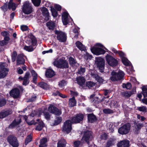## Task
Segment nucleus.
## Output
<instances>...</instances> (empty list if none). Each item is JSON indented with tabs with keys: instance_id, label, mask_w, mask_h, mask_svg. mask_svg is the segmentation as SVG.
<instances>
[{
	"instance_id": "nucleus-47",
	"label": "nucleus",
	"mask_w": 147,
	"mask_h": 147,
	"mask_svg": "<svg viewBox=\"0 0 147 147\" xmlns=\"http://www.w3.org/2000/svg\"><path fill=\"white\" fill-rule=\"evenodd\" d=\"M24 117L25 119V121L26 122L28 125H31L33 124L35 125L36 124V122H35L34 120H32L30 121H28L27 120V117L26 116H25Z\"/></svg>"
},
{
	"instance_id": "nucleus-57",
	"label": "nucleus",
	"mask_w": 147,
	"mask_h": 147,
	"mask_svg": "<svg viewBox=\"0 0 147 147\" xmlns=\"http://www.w3.org/2000/svg\"><path fill=\"white\" fill-rule=\"evenodd\" d=\"M1 8L4 12L7 11L8 9L7 4L6 3L3 6L1 7Z\"/></svg>"
},
{
	"instance_id": "nucleus-31",
	"label": "nucleus",
	"mask_w": 147,
	"mask_h": 147,
	"mask_svg": "<svg viewBox=\"0 0 147 147\" xmlns=\"http://www.w3.org/2000/svg\"><path fill=\"white\" fill-rule=\"evenodd\" d=\"M47 139L44 138L40 140L39 147H46L47 146Z\"/></svg>"
},
{
	"instance_id": "nucleus-30",
	"label": "nucleus",
	"mask_w": 147,
	"mask_h": 147,
	"mask_svg": "<svg viewBox=\"0 0 147 147\" xmlns=\"http://www.w3.org/2000/svg\"><path fill=\"white\" fill-rule=\"evenodd\" d=\"M77 83L80 86H82L84 84L85 80L84 77H79L76 79Z\"/></svg>"
},
{
	"instance_id": "nucleus-51",
	"label": "nucleus",
	"mask_w": 147,
	"mask_h": 147,
	"mask_svg": "<svg viewBox=\"0 0 147 147\" xmlns=\"http://www.w3.org/2000/svg\"><path fill=\"white\" fill-rule=\"evenodd\" d=\"M32 139V137L30 135H29L27 136L26 138L25 142V145H26L28 143L30 142L31 141Z\"/></svg>"
},
{
	"instance_id": "nucleus-5",
	"label": "nucleus",
	"mask_w": 147,
	"mask_h": 147,
	"mask_svg": "<svg viewBox=\"0 0 147 147\" xmlns=\"http://www.w3.org/2000/svg\"><path fill=\"white\" fill-rule=\"evenodd\" d=\"M7 141L13 147H18L19 146L17 138L13 135L9 136L7 138Z\"/></svg>"
},
{
	"instance_id": "nucleus-42",
	"label": "nucleus",
	"mask_w": 147,
	"mask_h": 147,
	"mask_svg": "<svg viewBox=\"0 0 147 147\" xmlns=\"http://www.w3.org/2000/svg\"><path fill=\"white\" fill-rule=\"evenodd\" d=\"M39 86L40 87L44 89H47L49 88V86L47 84L44 82H40L39 84Z\"/></svg>"
},
{
	"instance_id": "nucleus-11",
	"label": "nucleus",
	"mask_w": 147,
	"mask_h": 147,
	"mask_svg": "<svg viewBox=\"0 0 147 147\" xmlns=\"http://www.w3.org/2000/svg\"><path fill=\"white\" fill-rule=\"evenodd\" d=\"M49 110L51 113L57 115H59L61 114V110L58 109L55 106L50 105L49 107Z\"/></svg>"
},
{
	"instance_id": "nucleus-48",
	"label": "nucleus",
	"mask_w": 147,
	"mask_h": 147,
	"mask_svg": "<svg viewBox=\"0 0 147 147\" xmlns=\"http://www.w3.org/2000/svg\"><path fill=\"white\" fill-rule=\"evenodd\" d=\"M62 121V118L61 117H57L55 120L54 125H57L59 124Z\"/></svg>"
},
{
	"instance_id": "nucleus-43",
	"label": "nucleus",
	"mask_w": 147,
	"mask_h": 147,
	"mask_svg": "<svg viewBox=\"0 0 147 147\" xmlns=\"http://www.w3.org/2000/svg\"><path fill=\"white\" fill-rule=\"evenodd\" d=\"M69 61L70 64L72 66H74L77 65L78 64L73 58L71 57H69Z\"/></svg>"
},
{
	"instance_id": "nucleus-17",
	"label": "nucleus",
	"mask_w": 147,
	"mask_h": 147,
	"mask_svg": "<svg viewBox=\"0 0 147 147\" xmlns=\"http://www.w3.org/2000/svg\"><path fill=\"white\" fill-rule=\"evenodd\" d=\"M25 57L22 54L18 55L17 58V65L24 64L25 63V60L24 58Z\"/></svg>"
},
{
	"instance_id": "nucleus-59",
	"label": "nucleus",
	"mask_w": 147,
	"mask_h": 147,
	"mask_svg": "<svg viewBox=\"0 0 147 147\" xmlns=\"http://www.w3.org/2000/svg\"><path fill=\"white\" fill-rule=\"evenodd\" d=\"M1 35L5 37H9V34L6 31H4L1 33Z\"/></svg>"
},
{
	"instance_id": "nucleus-33",
	"label": "nucleus",
	"mask_w": 147,
	"mask_h": 147,
	"mask_svg": "<svg viewBox=\"0 0 147 147\" xmlns=\"http://www.w3.org/2000/svg\"><path fill=\"white\" fill-rule=\"evenodd\" d=\"M76 102L74 97H73L72 98L69 99V107H72L76 105Z\"/></svg>"
},
{
	"instance_id": "nucleus-24",
	"label": "nucleus",
	"mask_w": 147,
	"mask_h": 147,
	"mask_svg": "<svg viewBox=\"0 0 147 147\" xmlns=\"http://www.w3.org/2000/svg\"><path fill=\"white\" fill-rule=\"evenodd\" d=\"M134 127L135 129L134 130L136 134H138V131L141 129V128L142 127L143 125L141 123H139L138 122H134Z\"/></svg>"
},
{
	"instance_id": "nucleus-45",
	"label": "nucleus",
	"mask_w": 147,
	"mask_h": 147,
	"mask_svg": "<svg viewBox=\"0 0 147 147\" xmlns=\"http://www.w3.org/2000/svg\"><path fill=\"white\" fill-rule=\"evenodd\" d=\"M41 111L40 115L43 113L45 119L47 120H49L50 119V116L48 112H47L45 111Z\"/></svg>"
},
{
	"instance_id": "nucleus-2",
	"label": "nucleus",
	"mask_w": 147,
	"mask_h": 147,
	"mask_svg": "<svg viewBox=\"0 0 147 147\" xmlns=\"http://www.w3.org/2000/svg\"><path fill=\"white\" fill-rule=\"evenodd\" d=\"M53 63L58 68H67L69 67L67 62L63 58H57L55 59Z\"/></svg>"
},
{
	"instance_id": "nucleus-13",
	"label": "nucleus",
	"mask_w": 147,
	"mask_h": 147,
	"mask_svg": "<svg viewBox=\"0 0 147 147\" xmlns=\"http://www.w3.org/2000/svg\"><path fill=\"white\" fill-rule=\"evenodd\" d=\"M90 50L93 54L98 55L103 54L105 52L104 50L99 47H92Z\"/></svg>"
},
{
	"instance_id": "nucleus-44",
	"label": "nucleus",
	"mask_w": 147,
	"mask_h": 147,
	"mask_svg": "<svg viewBox=\"0 0 147 147\" xmlns=\"http://www.w3.org/2000/svg\"><path fill=\"white\" fill-rule=\"evenodd\" d=\"M137 109L139 111L143 112H147V108L145 106H142L138 107L137 108Z\"/></svg>"
},
{
	"instance_id": "nucleus-50",
	"label": "nucleus",
	"mask_w": 147,
	"mask_h": 147,
	"mask_svg": "<svg viewBox=\"0 0 147 147\" xmlns=\"http://www.w3.org/2000/svg\"><path fill=\"white\" fill-rule=\"evenodd\" d=\"M131 87V84L129 83H127L126 84H122V87L123 88H125L127 89H129Z\"/></svg>"
},
{
	"instance_id": "nucleus-21",
	"label": "nucleus",
	"mask_w": 147,
	"mask_h": 147,
	"mask_svg": "<svg viewBox=\"0 0 147 147\" xmlns=\"http://www.w3.org/2000/svg\"><path fill=\"white\" fill-rule=\"evenodd\" d=\"M21 119L18 117L17 119H15L13 121L12 123L9 126V128H13L17 126L20 122Z\"/></svg>"
},
{
	"instance_id": "nucleus-23",
	"label": "nucleus",
	"mask_w": 147,
	"mask_h": 147,
	"mask_svg": "<svg viewBox=\"0 0 147 147\" xmlns=\"http://www.w3.org/2000/svg\"><path fill=\"white\" fill-rule=\"evenodd\" d=\"M43 15L45 17V20L48 21L49 20V13L48 9L45 7H43L42 9Z\"/></svg>"
},
{
	"instance_id": "nucleus-39",
	"label": "nucleus",
	"mask_w": 147,
	"mask_h": 147,
	"mask_svg": "<svg viewBox=\"0 0 147 147\" xmlns=\"http://www.w3.org/2000/svg\"><path fill=\"white\" fill-rule=\"evenodd\" d=\"M9 40V37H4V40L0 42V45L1 46L6 45L8 42V41Z\"/></svg>"
},
{
	"instance_id": "nucleus-64",
	"label": "nucleus",
	"mask_w": 147,
	"mask_h": 147,
	"mask_svg": "<svg viewBox=\"0 0 147 147\" xmlns=\"http://www.w3.org/2000/svg\"><path fill=\"white\" fill-rule=\"evenodd\" d=\"M55 7L58 11H60L61 9V7L59 5L55 4Z\"/></svg>"
},
{
	"instance_id": "nucleus-60",
	"label": "nucleus",
	"mask_w": 147,
	"mask_h": 147,
	"mask_svg": "<svg viewBox=\"0 0 147 147\" xmlns=\"http://www.w3.org/2000/svg\"><path fill=\"white\" fill-rule=\"evenodd\" d=\"M85 70L84 68L81 67L80 69H79L78 71V74H82L84 73L85 72Z\"/></svg>"
},
{
	"instance_id": "nucleus-10",
	"label": "nucleus",
	"mask_w": 147,
	"mask_h": 147,
	"mask_svg": "<svg viewBox=\"0 0 147 147\" xmlns=\"http://www.w3.org/2000/svg\"><path fill=\"white\" fill-rule=\"evenodd\" d=\"M92 134L91 131H85L82 138V140L85 141L88 144L89 141L91 140L92 138Z\"/></svg>"
},
{
	"instance_id": "nucleus-7",
	"label": "nucleus",
	"mask_w": 147,
	"mask_h": 147,
	"mask_svg": "<svg viewBox=\"0 0 147 147\" xmlns=\"http://www.w3.org/2000/svg\"><path fill=\"white\" fill-rule=\"evenodd\" d=\"M22 10L25 14H29L32 11L31 5L28 1L25 2L23 5Z\"/></svg>"
},
{
	"instance_id": "nucleus-40",
	"label": "nucleus",
	"mask_w": 147,
	"mask_h": 147,
	"mask_svg": "<svg viewBox=\"0 0 147 147\" xmlns=\"http://www.w3.org/2000/svg\"><path fill=\"white\" fill-rule=\"evenodd\" d=\"M108 129L111 132H113L114 131V125L112 123H108L107 124Z\"/></svg>"
},
{
	"instance_id": "nucleus-41",
	"label": "nucleus",
	"mask_w": 147,
	"mask_h": 147,
	"mask_svg": "<svg viewBox=\"0 0 147 147\" xmlns=\"http://www.w3.org/2000/svg\"><path fill=\"white\" fill-rule=\"evenodd\" d=\"M31 72L33 77V82L36 83L37 77V74L34 70H31Z\"/></svg>"
},
{
	"instance_id": "nucleus-54",
	"label": "nucleus",
	"mask_w": 147,
	"mask_h": 147,
	"mask_svg": "<svg viewBox=\"0 0 147 147\" xmlns=\"http://www.w3.org/2000/svg\"><path fill=\"white\" fill-rule=\"evenodd\" d=\"M103 112L106 114H110L113 113V111L109 109H105L103 110Z\"/></svg>"
},
{
	"instance_id": "nucleus-15",
	"label": "nucleus",
	"mask_w": 147,
	"mask_h": 147,
	"mask_svg": "<svg viewBox=\"0 0 147 147\" xmlns=\"http://www.w3.org/2000/svg\"><path fill=\"white\" fill-rule=\"evenodd\" d=\"M20 94V90L19 89L17 88H15L13 89L10 92V95L14 98H18Z\"/></svg>"
},
{
	"instance_id": "nucleus-9",
	"label": "nucleus",
	"mask_w": 147,
	"mask_h": 147,
	"mask_svg": "<svg viewBox=\"0 0 147 147\" xmlns=\"http://www.w3.org/2000/svg\"><path fill=\"white\" fill-rule=\"evenodd\" d=\"M106 59L108 64L111 66H115L117 64V61L110 55H107L106 56Z\"/></svg>"
},
{
	"instance_id": "nucleus-28",
	"label": "nucleus",
	"mask_w": 147,
	"mask_h": 147,
	"mask_svg": "<svg viewBox=\"0 0 147 147\" xmlns=\"http://www.w3.org/2000/svg\"><path fill=\"white\" fill-rule=\"evenodd\" d=\"M76 47L80 50L84 51L86 50L85 46L80 41H77L76 43Z\"/></svg>"
},
{
	"instance_id": "nucleus-58",
	"label": "nucleus",
	"mask_w": 147,
	"mask_h": 147,
	"mask_svg": "<svg viewBox=\"0 0 147 147\" xmlns=\"http://www.w3.org/2000/svg\"><path fill=\"white\" fill-rule=\"evenodd\" d=\"M66 84V83L65 81L62 80L59 82V87H62Z\"/></svg>"
},
{
	"instance_id": "nucleus-27",
	"label": "nucleus",
	"mask_w": 147,
	"mask_h": 147,
	"mask_svg": "<svg viewBox=\"0 0 147 147\" xmlns=\"http://www.w3.org/2000/svg\"><path fill=\"white\" fill-rule=\"evenodd\" d=\"M135 91V90L132 91L123 92H122L121 94L123 96L128 98L132 94L134 93Z\"/></svg>"
},
{
	"instance_id": "nucleus-46",
	"label": "nucleus",
	"mask_w": 147,
	"mask_h": 147,
	"mask_svg": "<svg viewBox=\"0 0 147 147\" xmlns=\"http://www.w3.org/2000/svg\"><path fill=\"white\" fill-rule=\"evenodd\" d=\"M122 61L123 64L125 65H130V61L126 58L123 57L122 59Z\"/></svg>"
},
{
	"instance_id": "nucleus-35",
	"label": "nucleus",
	"mask_w": 147,
	"mask_h": 147,
	"mask_svg": "<svg viewBox=\"0 0 147 147\" xmlns=\"http://www.w3.org/2000/svg\"><path fill=\"white\" fill-rule=\"evenodd\" d=\"M44 126L45 125L43 122L42 121H41L38 123V125L37 126L36 130L38 131H40L42 130Z\"/></svg>"
},
{
	"instance_id": "nucleus-4",
	"label": "nucleus",
	"mask_w": 147,
	"mask_h": 147,
	"mask_svg": "<svg viewBox=\"0 0 147 147\" xmlns=\"http://www.w3.org/2000/svg\"><path fill=\"white\" fill-rule=\"evenodd\" d=\"M73 123L72 121L68 120L66 121L64 123L63 126V131L67 133H69L72 129L71 124Z\"/></svg>"
},
{
	"instance_id": "nucleus-37",
	"label": "nucleus",
	"mask_w": 147,
	"mask_h": 147,
	"mask_svg": "<svg viewBox=\"0 0 147 147\" xmlns=\"http://www.w3.org/2000/svg\"><path fill=\"white\" fill-rule=\"evenodd\" d=\"M88 117V121L90 123H92L96 120L95 116L92 114H89Z\"/></svg>"
},
{
	"instance_id": "nucleus-20",
	"label": "nucleus",
	"mask_w": 147,
	"mask_h": 147,
	"mask_svg": "<svg viewBox=\"0 0 147 147\" xmlns=\"http://www.w3.org/2000/svg\"><path fill=\"white\" fill-rule=\"evenodd\" d=\"M68 13L66 12H64L62 14V21L63 24L65 25H67L69 21V20H68Z\"/></svg>"
},
{
	"instance_id": "nucleus-12",
	"label": "nucleus",
	"mask_w": 147,
	"mask_h": 147,
	"mask_svg": "<svg viewBox=\"0 0 147 147\" xmlns=\"http://www.w3.org/2000/svg\"><path fill=\"white\" fill-rule=\"evenodd\" d=\"M55 33L57 34V39L61 42H64L66 40V35L63 32L56 31Z\"/></svg>"
},
{
	"instance_id": "nucleus-25",
	"label": "nucleus",
	"mask_w": 147,
	"mask_h": 147,
	"mask_svg": "<svg viewBox=\"0 0 147 147\" xmlns=\"http://www.w3.org/2000/svg\"><path fill=\"white\" fill-rule=\"evenodd\" d=\"M116 143V139L115 138H111L106 142L105 146L110 147Z\"/></svg>"
},
{
	"instance_id": "nucleus-63",
	"label": "nucleus",
	"mask_w": 147,
	"mask_h": 147,
	"mask_svg": "<svg viewBox=\"0 0 147 147\" xmlns=\"http://www.w3.org/2000/svg\"><path fill=\"white\" fill-rule=\"evenodd\" d=\"M107 138V136L105 133H104L101 135V138L102 139L106 140Z\"/></svg>"
},
{
	"instance_id": "nucleus-29",
	"label": "nucleus",
	"mask_w": 147,
	"mask_h": 147,
	"mask_svg": "<svg viewBox=\"0 0 147 147\" xmlns=\"http://www.w3.org/2000/svg\"><path fill=\"white\" fill-rule=\"evenodd\" d=\"M11 113L10 111H4L0 113V118H3L6 116Z\"/></svg>"
},
{
	"instance_id": "nucleus-19",
	"label": "nucleus",
	"mask_w": 147,
	"mask_h": 147,
	"mask_svg": "<svg viewBox=\"0 0 147 147\" xmlns=\"http://www.w3.org/2000/svg\"><path fill=\"white\" fill-rule=\"evenodd\" d=\"M46 6L49 7L51 8L52 15L53 17H55L57 16V12L55 9L52 6V4L49 2H47L46 4Z\"/></svg>"
},
{
	"instance_id": "nucleus-3",
	"label": "nucleus",
	"mask_w": 147,
	"mask_h": 147,
	"mask_svg": "<svg viewBox=\"0 0 147 147\" xmlns=\"http://www.w3.org/2000/svg\"><path fill=\"white\" fill-rule=\"evenodd\" d=\"M112 76L110 78L112 81H116L122 79L124 76V74L123 71H119L118 73L115 71H112L111 73Z\"/></svg>"
},
{
	"instance_id": "nucleus-1",
	"label": "nucleus",
	"mask_w": 147,
	"mask_h": 147,
	"mask_svg": "<svg viewBox=\"0 0 147 147\" xmlns=\"http://www.w3.org/2000/svg\"><path fill=\"white\" fill-rule=\"evenodd\" d=\"M26 41V43L29 45V46H26L24 47V49L29 52H31L33 51L35 48L37 41L33 35L30 36Z\"/></svg>"
},
{
	"instance_id": "nucleus-49",
	"label": "nucleus",
	"mask_w": 147,
	"mask_h": 147,
	"mask_svg": "<svg viewBox=\"0 0 147 147\" xmlns=\"http://www.w3.org/2000/svg\"><path fill=\"white\" fill-rule=\"evenodd\" d=\"M32 1L36 6H39L41 3V0H32Z\"/></svg>"
},
{
	"instance_id": "nucleus-32",
	"label": "nucleus",
	"mask_w": 147,
	"mask_h": 147,
	"mask_svg": "<svg viewBox=\"0 0 147 147\" xmlns=\"http://www.w3.org/2000/svg\"><path fill=\"white\" fill-rule=\"evenodd\" d=\"M66 143V142L65 139H61L57 143V147H65Z\"/></svg>"
},
{
	"instance_id": "nucleus-34",
	"label": "nucleus",
	"mask_w": 147,
	"mask_h": 147,
	"mask_svg": "<svg viewBox=\"0 0 147 147\" xmlns=\"http://www.w3.org/2000/svg\"><path fill=\"white\" fill-rule=\"evenodd\" d=\"M91 75L93 76V77L95 78L96 80L100 83H102L104 81V80L102 78L99 77L97 74H91Z\"/></svg>"
},
{
	"instance_id": "nucleus-55",
	"label": "nucleus",
	"mask_w": 147,
	"mask_h": 147,
	"mask_svg": "<svg viewBox=\"0 0 147 147\" xmlns=\"http://www.w3.org/2000/svg\"><path fill=\"white\" fill-rule=\"evenodd\" d=\"M95 85L94 83L91 82H86V86L89 88L92 87Z\"/></svg>"
},
{
	"instance_id": "nucleus-52",
	"label": "nucleus",
	"mask_w": 147,
	"mask_h": 147,
	"mask_svg": "<svg viewBox=\"0 0 147 147\" xmlns=\"http://www.w3.org/2000/svg\"><path fill=\"white\" fill-rule=\"evenodd\" d=\"M17 55L16 52L14 51L11 55V60L12 62H14L15 61Z\"/></svg>"
},
{
	"instance_id": "nucleus-62",
	"label": "nucleus",
	"mask_w": 147,
	"mask_h": 147,
	"mask_svg": "<svg viewBox=\"0 0 147 147\" xmlns=\"http://www.w3.org/2000/svg\"><path fill=\"white\" fill-rule=\"evenodd\" d=\"M80 144V142L79 141H76L74 142V146L75 147H78Z\"/></svg>"
},
{
	"instance_id": "nucleus-26",
	"label": "nucleus",
	"mask_w": 147,
	"mask_h": 147,
	"mask_svg": "<svg viewBox=\"0 0 147 147\" xmlns=\"http://www.w3.org/2000/svg\"><path fill=\"white\" fill-rule=\"evenodd\" d=\"M55 75V72L51 69H48L45 74L47 78H51Z\"/></svg>"
},
{
	"instance_id": "nucleus-61",
	"label": "nucleus",
	"mask_w": 147,
	"mask_h": 147,
	"mask_svg": "<svg viewBox=\"0 0 147 147\" xmlns=\"http://www.w3.org/2000/svg\"><path fill=\"white\" fill-rule=\"evenodd\" d=\"M137 118L140 120L141 121H143L145 120L146 118L143 116H141L140 115H137Z\"/></svg>"
},
{
	"instance_id": "nucleus-16",
	"label": "nucleus",
	"mask_w": 147,
	"mask_h": 147,
	"mask_svg": "<svg viewBox=\"0 0 147 147\" xmlns=\"http://www.w3.org/2000/svg\"><path fill=\"white\" fill-rule=\"evenodd\" d=\"M97 64L98 67L101 70H103L105 66V61L102 58L100 57L96 58Z\"/></svg>"
},
{
	"instance_id": "nucleus-18",
	"label": "nucleus",
	"mask_w": 147,
	"mask_h": 147,
	"mask_svg": "<svg viewBox=\"0 0 147 147\" xmlns=\"http://www.w3.org/2000/svg\"><path fill=\"white\" fill-rule=\"evenodd\" d=\"M118 147H128L129 146V142L127 140L120 141L117 144Z\"/></svg>"
},
{
	"instance_id": "nucleus-14",
	"label": "nucleus",
	"mask_w": 147,
	"mask_h": 147,
	"mask_svg": "<svg viewBox=\"0 0 147 147\" xmlns=\"http://www.w3.org/2000/svg\"><path fill=\"white\" fill-rule=\"evenodd\" d=\"M84 118V115L80 113L77 114L73 117L71 120L72 122L74 123H78L82 121Z\"/></svg>"
},
{
	"instance_id": "nucleus-56",
	"label": "nucleus",
	"mask_w": 147,
	"mask_h": 147,
	"mask_svg": "<svg viewBox=\"0 0 147 147\" xmlns=\"http://www.w3.org/2000/svg\"><path fill=\"white\" fill-rule=\"evenodd\" d=\"M21 30L23 31H26L29 29L28 26L26 25H22L20 27Z\"/></svg>"
},
{
	"instance_id": "nucleus-8",
	"label": "nucleus",
	"mask_w": 147,
	"mask_h": 147,
	"mask_svg": "<svg viewBox=\"0 0 147 147\" xmlns=\"http://www.w3.org/2000/svg\"><path fill=\"white\" fill-rule=\"evenodd\" d=\"M7 66L6 63H0V67L1 71L0 72V78H2L5 77L8 71L7 69L6 68Z\"/></svg>"
},
{
	"instance_id": "nucleus-53",
	"label": "nucleus",
	"mask_w": 147,
	"mask_h": 147,
	"mask_svg": "<svg viewBox=\"0 0 147 147\" xmlns=\"http://www.w3.org/2000/svg\"><path fill=\"white\" fill-rule=\"evenodd\" d=\"M6 103V101L5 99L1 98L0 99V107L4 106Z\"/></svg>"
},
{
	"instance_id": "nucleus-36",
	"label": "nucleus",
	"mask_w": 147,
	"mask_h": 147,
	"mask_svg": "<svg viewBox=\"0 0 147 147\" xmlns=\"http://www.w3.org/2000/svg\"><path fill=\"white\" fill-rule=\"evenodd\" d=\"M41 112V111H32V113L30 115V116L32 117L34 116L39 117L40 116Z\"/></svg>"
},
{
	"instance_id": "nucleus-22",
	"label": "nucleus",
	"mask_w": 147,
	"mask_h": 147,
	"mask_svg": "<svg viewBox=\"0 0 147 147\" xmlns=\"http://www.w3.org/2000/svg\"><path fill=\"white\" fill-rule=\"evenodd\" d=\"M19 3H17L16 4L13 2L12 0H10L8 3V6L9 9H12L13 11L16 8L17 5Z\"/></svg>"
},
{
	"instance_id": "nucleus-6",
	"label": "nucleus",
	"mask_w": 147,
	"mask_h": 147,
	"mask_svg": "<svg viewBox=\"0 0 147 147\" xmlns=\"http://www.w3.org/2000/svg\"><path fill=\"white\" fill-rule=\"evenodd\" d=\"M131 127L129 123L124 125L118 129V132L121 134H125L129 132Z\"/></svg>"
},
{
	"instance_id": "nucleus-38",
	"label": "nucleus",
	"mask_w": 147,
	"mask_h": 147,
	"mask_svg": "<svg viewBox=\"0 0 147 147\" xmlns=\"http://www.w3.org/2000/svg\"><path fill=\"white\" fill-rule=\"evenodd\" d=\"M47 26L50 30H53L55 27L54 22L52 21L48 22L47 23Z\"/></svg>"
}]
</instances>
